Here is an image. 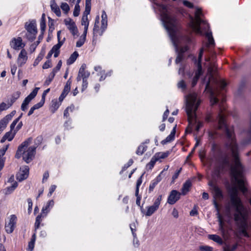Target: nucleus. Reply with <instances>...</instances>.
Listing matches in <instances>:
<instances>
[{
	"label": "nucleus",
	"mask_w": 251,
	"mask_h": 251,
	"mask_svg": "<svg viewBox=\"0 0 251 251\" xmlns=\"http://www.w3.org/2000/svg\"><path fill=\"white\" fill-rule=\"evenodd\" d=\"M229 199L225 205V215L229 220L233 219L238 232L249 237L247 230L250 227L248 222L249 212L238 196L237 187H232L229 191Z\"/></svg>",
	"instance_id": "obj_1"
},
{
	"label": "nucleus",
	"mask_w": 251,
	"mask_h": 251,
	"mask_svg": "<svg viewBox=\"0 0 251 251\" xmlns=\"http://www.w3.org/2000/svg\"><path fill=\"white\" fill-rule=\"evenodd\" d=\"M219 164L216 166L217 171L222 172L230 170L231 180L236 184L243 193L251 206V196L248 189V182L245 176V169L239 158H218Z\"/></svg>",
	"instance_id": "obj_2"
},
{
	"label": "nucleus",
	"mask_w": 251,
	"mask_h": 251,
	"mask_svg": "<svg viewBox=\"0 0 251 251\" xmlns=\"http://www.w3.org/2000/svg\"><path fill=\"white\" fill-rule=\"evenodd\" d=\"M218 128L224 129L226 131V141L225 147L223 148L218 145L213 144L212 146V151L215 155L226 156L230 153L232 157H239L240 150L236 141L233 128L232 127H228L226 123L225 114L223 113L222 107L220 108L218 115Z\"/></svg>",
	"instance_id": "obj_3"
},
{
	"label": "nucleus",
	"mask_w": 251,
	"mask_h": 251,
	"mask_svg": "<svg viewBox=\"0 0 251 251\" xmlns=\"http://www.w3.org/2000/svg\"><path fill=\"white\" fill-rule=\"evenodd\" d=\"M160 11L161 19L166 29L169 33L175 49L177 50L181 44L191 42L189 37L182 35L179 31V24L170 9L164 5L157 4Z\"/></svg>",
	"instance_id": "obj_4"
},
{
	"label": "nucleus",
	"mask_w": 251,
	"mask_h": 251,
	"mask_svg": "<svg viewBox=\"0 0 251 251\" xmlns=\"http://www.w3.org/2000/svg\"><path fill=\"white\" fill-rule=\"evenodd\" d=\"M186 109L189 125L191 126L196 125L195 129L197 131H199L202 126V124L198 121L195 112L200 104L201 100L196 93L189 94L186 98Z\"/></svg>",
	"instance_id": "obj_5"
},
{
	"label": "nucleus",
	"mask_w": 251,
	"mask_h": 251,
	"mask_svg": "<svg viewBox=\"0 0 251 251\" xmlns=\"http://www.w3.org/2000/svg\"><path fill=\"white\" fill-rule=\"evenodd\" d=\"M202 15L201 9L197 8L195 13V18L192 17L190 18V26L191 28L196 33L199 34L202 33L201 28V25H203L202 28L204 31H206L209 27L206 21L201 19Z\"/></svg>",
	"instance_id": "obj_6"
},
{
	"label": "nucleus",
	"mask_w": 251,
	"mask_h": 251,
	"mask_svg": "<svg viewBox=\"0 0 251 251\" xmlns=\"http://www.w3.org/2000/svg\"><path fill=\"white\" fill-rule=\"evenodd\" d=\"M32 139L31 137L24 141L18 148L16 152L17 156L32 157L35 155L36 146L28 147L31 143Z\"/></svg>",
	"instance_id": "obj_7"
},
{
	"label": "nucleus",
	"mask_w": 251,
	"mask_h": 251,
	"mask_svg": "<svg viewBox=\"0 0 251 251\" xmlns=\"http://www.w3.org/2000/svg\"><path fill=\"white\" fill-rule=\"evenodd\" d=\"M25 28L27 31L25 35V38L30 42L33 41L35 39L37 33L35 21L32 20L25 23Z\"/></svg>",
	"instance_id": "obj_8"
},
{
	"label": "nucleus",
	"mask_w": 251,
	"mask_h": 251,
	"mask_svg": "<svg viewBox=\"0 0 251 251\" xmlns=\"http://www.w3.org/2000/svg\"><path fill=\"white\" fill-rule=\"evenodd\" d=\"M210 189L212 192L213 195L214 200L217 202V201H221L224 198V195L221 189L213 181H210L208 183Z\"/></svg>",
	"instance_id": "obj_9"
},
{
	"label": "nucleus",
	"mask_w": 251,
	"mask_h": 251,
	"mask_svg": "<svg viewBox=\"0 0 251 251\" xmlns=\"http://www.w3.org/2000/svg\"><path fill=\"white\" fill-rule=\"evenodd\" d=\"M203 51V49L201 48V50H200V53L199 55V61L198 63V70L196 72L195 75L194 77L193 80H192V87H194L196 85L200 75L202 74L201 60V58L202 56Z\"/></svg>",
	"instance_id": "obj_10"
},
{
	"label": "nucleus",
	"mask_w": 251,
	"mask_h": 251,
	"mask_svg": "<svg viewBox=\"0 0 251 251\" xmlns=\"http://www.w3.org/2000/svg\"><path fill=\"white\" fill-rule=\"evenodd\" d=\"M10 47L15 50H20L24 49L25 44L23 42L21 37L13 38L9 43Z\"/></svg>",
	"instance_id": "obj_11"
},
{
	"label": "nucleus",
	"mask_w": 251,
	"mask_h": 251,
	"mask_svg": "<svg viewBox=\"0 0 251 251\" xmlns=\"http://www.w3.org/2000/svg\"><path fill=\"white\" fill-rule=\"evenodd\" d=\"M22 116V114L17 119H15L10 125V131L7 132L4 136V138L11 141L16 134V131H14V128Z\"/></svg>",
	"instance_id": "obj_12"
},
{
	"label": "nucleus",
	"mask_w": 251,
	"mask_h": 251,
	"mask_svg": "<svg viewBox=\"0 0 251 251\" xmlns=\"http://www.w3.org/2000/svg\"><path fill=\"white\" fill-rule=\"evenodd\" d=\"M161 200L162 195L158 196L157 199L155 200L153 204L147 208V211L146 213V215L147 216H151L158 209Z\"/></svg>",
	"instance_id": "obj_13"
},
{
	"label": "nucleus",
	"mask_w": 251,
	"mask_h": 251,
	"mask_svg": "<svg viewBox=\"0 0 251 251\" xmlns=\"http://www.w3.org/2000/svg\"><path fill=\"white\" fill-rule=\"evenodd\" d=\"M39 88L36 87L31 93L30 94L26 97L24 100L23 101L22 105H21V109L23 111H25L26 110L27 108V105L31 101V100L33 99L35 96L37 95V92L38 91Z\"/></svg>",
	"instance_id": "obj_14"
},
{
	"label": "nucleus",
	"mask_w": 251,
	"mask_h": 251,
	"mask_svg": "<svg viewBox=\"0 0 251 251\" xmlns=\"http://www.w3.org/2000/svg\"><path fill=\"white\" fill-rule=\"evenodd\" d=\"M213 204L214 207L217 212L216 215L218 218V221L219 222V230L221 231L222 234L224 236L225 234L226 230L224 227V222L222 218V216L220 213V208L218 202H217L215 200L213 201Z\"/></svg>",
	"instance_id": "obj_15"
},
{
	"label": "nucleus",
	"mask_w": 251,
	"mask_h": 251,
	"mask_svg": "<svg viewBox=\"0 0 251 251\" xmlns=\"http://www.w3.org/2000/svg\"><path fill=\"white\" fill-rule=\"evenodd\" d=\"M29 175V168L24 166L20 168L19 172L16 175V178L19 181H22L26 179Z\"/></svg>",
	"instance_id": "obj_16"
},
{
	"label": "nucleus",
	"mask_w": 251,
	"mask_h": 251,
	"mask_svg": "<svg viewBox=\"0 0 251 251\" xmlns=\"http://www.w3.org/2000/svg\"><path fill=\"white\" fill-rule=\"evenodd\" d=\"M205 90L209 92L210 94V102L211 104L213 105L216 104L218 101L216 96L217 94L219 93V92L218 90H213L210 88V80H209L206 83Z\"/></svg>",
	"instance_id": "obj_17"
},
{
	"label": "nucleus",
	"mask_w": 251,
	"mask_h": 251,
	"mask_svg": "<svg viewBox=\"0 0 251 251\" xmlns=\"http://www.w3.org/2000/svg\"><path fill=\"white\" fill-rule=\"evenodd\" d=\"M86 68V64H83L81 66L78 71L77 76L76 77V80L77 81H80L81 79H85L89 77L90 75V73L85 70Z\"/></svg>",
	"instance_id": "obj_18"
},
{
	"label": "nucleus",
	"mask_w": 251,
	"mask_h": 251,
	"mask_svg": "<svg viewBox=\"0 0 251 251\" xmlns=\"http://www.w3.org/2000/svg\"><path fill=\"white\" fill-rule=\"evenodd\" d=\"M64 23L68 29L70 31L73 35L77 34L78 30L75 22L70 18L65 19Z\"/></svg>",
	"instance_id": "obj_19"
},
{
	"label": "nucleus",
	"mask_w": 251,
	"mask_h": 251,
	"mask_svg": "<svg viewBox=\"0 0 251 251\" xmlns=\"http://www.w3.org/2000/svg\"><path fill=\"white\" fill-rule=\"evenodd\" d=\"M181 193L176 190H172L168 198L167 202L170 204H175L179 199Z\"/></svg>",
	"instance_id": "obj_20"
},
{
	"label": "nucleus",
	"mask_w": 251,
	"mask_h": 251,
	"mask_svg": "<svg viewBox=\"0 0 251 251\" xmlns=\"http://www.w3.org/2000/svg\"><path fill=\"white\" fill-rule=\"evenodd\" d=\"M17 217L15 215H12L8 224H6L5 226V230L8 233H11L14 229L15 224L16 223Z\"/></svg>",
	"instance_id": "obj_21"
},
{
	"label": "nucleus",
	"mask_w": 251,
	"mask_h": 251,
	"mask_svg": "<svg viewBox=\"0 0 251 251\" xmlns=\"http://www.w3.org/2000/svg\"><path fill=\"white\" fill-rule=\"evenodd\" d=\"M27 52L25 49H23L19 54L17 58V64L19 67L24 65L27 60Z\"/></svg>",
	"instance_id": "obj_22"
},
{
	"label": "nucleus",
	"mask_w": 251,
	"mask_h": 251,
	"mask_svg": "<svg viewBox=\"0 0 251 251\" xmlns=\"http://www.w3.org/2000/svg\"><path fill=\"white\" fill-rule=\"evenodd\" d=\"M192 186V183L190 180H187L183 184L181 188V192L180 193L182 195H185L190 190Z\"/></svg>",
	"instance_id": "obj_23"
},
{
	"label": "nucleus",
	"mask_w": 251,
	"mask_h": 251,
	"mask_svg": "<svg viewBox=\"0 0 251 251\" xmlns=\"http://www.w3.org/2000/svg\"><path fill=\"white\" fill-rule=\"evenodd\" d=\"M176 125L174 127L171 133L165 139L161 141V143L163 145L166 144V143L171 142L174 139L175 135L176 133Z\"/></svg>",
	"instance_id": "obj_24"
},
{
	"label": "nucleus",
	"mask_w": 251,
	"mask_h": 251,
	"mask_svg": "<svg viewBox=\"0 0 251 251\" xmlns=\"http://www.w3.org/2000/svg\"><path fill=\"white\" fill-rule=\"evenodd\" d=\"M208 237L209 239L213 240L220 245H222L223 243L222 238L217 235L209 234L208 235Z\"/></svg>",
	"instance_id": "obj_25"
},
{
	"label": "nucleus",
	"mask_w": 251,
	"mask_h": 251,
	"mask_svg": "<svg viewBox=\"0 0 251 251\" xmlns=\"http://www.w3.org/2000/svg\"><path fill=\"white\" fill-rule=\"evenodd\" d=\"M54 205V201L53 200H50L48 201L46 206L43 207L42 209V213L44 214V216H46L49 210L48 209L49 207H52Z\"/></svg>",
	"instance_id": "obj_26"
},
{
	"label": "nucleus",
	"mask_w": 251,
	"mask_h": 251,
	"mask_svg": "<svg viewBox=\"0 0 251 251\" xmlns=\"http://www.w3.org/2000/svg\"><path fill=\"white\" fill-rule=\"evenodd\" d=\"M78 56V53L76 51H75L68 59L67 64L68 65L72 64L76 60Z\"/></svg>",
	"instance_id": "obj_27"
},
{
	"label": "nucleus",
	"mask_w": 251,
	"mask_h": 251,
	"mask_svg": "<svg viewBox=\"0 0 251 251\" xmlns=\"http://www.w3.org/2000/svg\"><path fill=\"white\" fill-rule=\"evenodd\" d=\"M51 10L55 13V14L59 17L61 15V12L59 7L57 5V4L55 2H53L51 4Z\"/></svg>",
	"instance_id": "obj_28"
},
{
	"label": "nucleus",
	"mask_w": 251,
	"mask_h": 251,
	"mask_svg": "<svg viewBox=\"0 0 251 251\" xmlns=\"http://www.w3.org/2000/svg\"><path fill=\"white\" fill-rule=\"evenodd\" d=\"M91 1L90 0H86L85 1V9L83 15L88 16L91 10Z\"/></svg>",
	"instance_id": "obj_29"
},
{
	"label": "nucleus",
	"mask_w": 251,
	"mask_h": 251,
	"mask_svg": "<svg viewBox=\"0 0 251 251\" xmlns=\"http://www.w3.org/2000/svg\"><path fill=\"white\" fill-rule=\"evenodd\" d=\"M158 160V158H152L151 161L147 164L146 170L147 171L151 170L154 167L156 162Z\"/></svg>",
	"instance_id": "obj_30"
},
{
	"label": "nucleus",
	"mask_w": 251,
	"mask_h": 251,
	"mask_svg": "<svg viewBox=\"0 0 251 251\" xmlns=\"http://www.w3.org/2000/svg\"><path fill=\"white\" fill-rule=\"evenodd\" d=\"M61 45L57 44L56 45H54L51 50L54 53V57H57L59 53V49L61 47Z\"/></svg>",
	"instance_id": "obj_31"
},
{
	"label": "nucleus",
	"mask_w": 251,
	"mask_h": 251,
	"mask_svg": "<svg viewBox=\"0 0 251 251\" xmlns=\"http://www.w3.org/2000/svg\"><path fill=\"white\" fill-rule=\"evenodd\" d=\"M18 186L17 182H14L12 186L7 187L6 189L5 194L8 195L11 193Z\"/></svg>",
	"instance_id": "obj_32"
},
{
	"label": "nucleus",
	"mask_w": 251,
	"mask_h": 251,
	"mask_svg": "<svg viewBox=\"0 0 251 251\" xmlns=\"http://www.w3.org/2000/svg\"><path fill=\"white\" fill-rule=\"evenodd\" d=\"M205 35L208 39V46L214 45V41L212 35V32H206Z\"/></svg>",
	"instance_id": "obj_33"
},
{
	"label": "nucleus",
	"mask_w": 251,
	"mask_h": 251,
	"mask_svg": "<svg viewBox=\"0 0 251 251\" xmlns=\"http://www.w3.org/2000/svg\"><path fill=\"white\" fill-rule=\"evenodd\" d=\"M9 121L4 117L0 121V129L3 131Z\"/></svg>",
	"instance_id": "obj_34"
},
{
	"label": "nucleus",
	"mask_w": 251,
	"mask_h": 251,
	"mask_svg": "<svg viewBox=\"0 0 251 251\" xmlns=\"http://www.w3.org/2000/svg\"><path fill=\"white\" fill-rule=\"evenodd\" d=\"M147 146H145L144 144L140 145L136 153L138 155H142L143 152L146 150Z\"/></svg>",
	"instance_id": "obj_35"
},
{
	"label": "nucleus",
	"mask_w": 251,
	"mask_h": 251,
	"mask_svg": "<svg viewBox=\"0 0 251 251\" xmlns=\"http://www.w3.org/2000/svg\"><path fill=\"white\" fill-rule=\"evenodd\" d=\"M81 25L84 26V27H88L89 22L88 20V16L83 15L81 19Z\"/></svg>",
	"instance_id": "obj_36"
},
{
	"label": "nucleus",
	"mask_w": 251,
	"mask_h": 251,
	"mask_svg": "<svg viewBox=\"0 0 251 251\" xmlns=\"http://www.w3.org/2000/svg\"><path fill=\"white\" fill-rule=\"evenodd\" d=\"M61 31L59 30L57 32V36L58 39V44L62 45L65 40V38L64 37H62L61 36Z\"/></svg>",
	"instance_id": "obj_37"
},
{
	"label": "nucleus",
	"mask_w": 251,
	"mask_h": 251,
	"mask_svg": "<svg viewBox=\"0 0 251 251\" xmlns=\"http://www.w3.org/2000/svg\"><path fill=\"white\" fill-rule=\"evenodd\" d=\"M42 214H43L42 213L41 214L38 215L36 218V221L35 223V230L37 229V228H38L39 227L40 223L42 221Z\"/></svg>",
	"instance_id": "obj_38"
},
{
	"label": "nucleus",
	"mask_w": 251,
	"mask_h": 251,
	"mask_svg": "<svg viewBox=\"0 0 251 251\" xmlns=\"http://www.w3.org/2000/svg\"><path fill=\"white\" fill-rule=\"evenodd\" d=\"M55 76V75L54 73H51L48 77L47 78L46 80L45 81L44 84L46 86H48L50 85V82L53 80L54 77Z\"/></svg>",
	"instance_id": "obj_39"
},
{
	"label": "nucleus",
	"mask_w": 251,
	"mask_h": 251,
	"mask_svg": "<svg viewBox=\"0 0 251 251\" xmlns=\"http://www.w3.org/2000/svg\"><path fill=\"white\" fill-rule=\"evenodd\" d=\"M142 175L137 180L136 182V191H135V196H137V195L139 194V186L141 184L142 182Z\"/></svg>",
	"instance_id": "obj_40"
},
{
	"label": "nucleus",
	"mask_w": 251,
	"mask_h": 251,
	"mask_svg": "<svg viewBox=\"0 0 251 251\" xmlns=\"http://www.w3.org/2000/svg\"><path fill=\"white\" fill-rule=\"evenodd\" d=\"M212 159V158H201V162H202L205 165H207L208 167H211L212 166L211 163Z\"/></svg>",
	"instance_id": "obj_41"
},
{
	"label": "nucleus",
	"mask_w": 251,
	"mask_h": 251,
	"mask_svg": "<svg viewBox=\"0 0 251 251\" xmlns=\"http://www.w3.org/2000/svg\"><path fill=\"white\" fill-rule=\"evenodd\" d=\"M208 133L209 139L213 140L216 138L217 132L215 130L211 129L210 130H209Z\"/></svg>",
	"instance_id": "obj_42"
},
{
	"label": "nucleus",
	"mask_w": 251,
	"mask_h": 251,
	"mask_svg": "<svg viewBox=\"0 0 251 251\" xmlns=\"http://www.w3.org/2000/svg\"><path fill=\"white\" fill-rule=\"evenodd\" d=\"M215 65L210 64V66L208 68V73L210 75L209 79H212L213 77V72L214 71Z\"/></svg>",
	"instance_id": "obj_43"
},
{
	"label": "nucleus",
	"mask_w": 251,
	"mask_h": 251,
	"mask_svg": "<svg viewBox=\"0 0 251 251\" xmlns=\"http://www.w3.org/2000/svg\"><path fill=\"white\" fill-rule=\"evenodd\" d=\"M52 108L54 109L53 112H54L59 108L61 102H60V101H57L56 100L54 101L52 100Z\"/></svg>",
	"instance_id": "obj_44"
},
{
	"label": "nucleus",
	"mask_w": 251,
	"mask_h": 251,
	"mask_svg": "<svg viewBox=\"0 0 251 251\" xmlns=\"http://www.w3.org/2000/svg\"><path fill=\"white\" fill-rule=\"evenodd\" d=\"M71 89V82L67 81L62 93L67 95Z\"/></svg>",
	"instance_id": "obj_45"
},
{
	"label": "nucleus",
	"mask_w": 251,
	"mask_h": 251,
	"mask_svg": "<svg viewBox=\"0 0 251 251\" xmlns=\"http://www.w3.org/2000/svg\"><path fill=\"white\" fill-rule=\"evenodd\" d=\"M61 8L62 10L65 12V13H67L70 10L69 5L67 3H62L61 5Z\"/></svg>",
	"instance_id": "obj_46"
},
{
	"label": "nucleus",
	"mask_w": 251,
	"mask_h": 251,
	"mask_svg": "<svg viewBox=\"0 0 251 251\" xmlns=\"http://www.w3.org/2000/svg\"><path fill=\"white\" fill-rule=\"evenodd\" d=\"M80 7L78 3H76L75 6L73 15L75 17H77L79 14Z\"/></svg>",
	"instance_id": "obj_47"
},
{
	"label": "nucleus",
	"mask_w": 251,
	"mask_h": 251,
	"mask_svg": "<svg viewBox=\"0 0 251 251\" xmlns=\"http://www.w3.org/2000/svg\"><path fill=\"white\" fill-rule=\"evenodd\" d=\"M74 109L75 106L74 105H71V106L67 107L64 111V116L66 118L68 117L69 116V110H70L71 111H73Z\"/></svg>",
	"instance_id": "obj_48"
},
{
	"label": "nucleus",
	"mask_w": 251,
	"mask_h": 251,
	"mask_svg": "<svg viewBox=\"0 0 251 251\" xmlns=\"http://www.w3.org/2000/svg\"><path fill=\"white\" fill-rule=\"evenodd\" d=\"M61 65H62V61H61V60H60L58 62V64H57L56 66L53 69L51 73H54V75H55L56 73L60 69Z\"/></svg>",
	"instance_id": "obj_49"
},
{
	"label": "nucleus",
	"mask_w": 251,
	"mask_h": 251,
	"mask_svg": "<svg viewBox=\"0 0 251 251\" xmlns=\"http://www.w3.org/2000/svg\"><path fill=\"white\" fill-rule=\"evenodd\" d=\"M158 184V183L154 179L152 180L151 183L150 184L149 188V192H151L153 190L154 188L156 186V185Z\"/></svg>",
	"instance_id": "obj_50"
},
{
	"label": "nucleus",
	"mask_w": 251,
	"mask_h": 251,
	"mask_svg": "<svg viewBox=\"0 0 251 251\" xmlns=\"http://www.w3.org/2000/svg\"><path fill=\"white\" fill-rule=\"evenodd\" d=\"M46 20H41L40 21V28H41V32L42 33H43L45 31V30L46 29Z\"/></svg>",
	"instance_id": "obj_51"
},
{
	"label": "nucleus",
	"mask_w": 251,
	"mask_h": 251,
	"mask_svg": "<svg viewBox=\"0 0 251 251\" xmlns=\"http://www.w3.org/2000/svg\"><path fill=\"white\" fill-rule=\"evenodd\" d=\"M178 88H181L182 90H184L186 88V84L183 80H181L177 83Z\"/></svg>",
	"instance_id": "obj_52"
},
{
	"label": "nucleus",
	"mask_w": 251,
	"mask_h": 251,
	"mask_svg": "<svg viewBox=\"0 0 251 251\" xmlns=\"http://www.w3.org/2000/svg\"><path fill=\"white\" fill-rule=\"evenodd\" d=\"M45 101L43 100H41L39 102L34 105L32 107L35 109H38L41 107L44 104Z\"/></svg>",
	"instance_id": "obj_53"
},
{
	"label": "nucleus",
	"mask_w": 251,
	"mask_h": 251,
	"mask_svg": "<svg viewBox=\"0 0 251 251\" xmlns=\"http://www.w3.org/2000/svg\"><path fill=\"white\" fill-rule=\"evenodd\" d=\"M133 163V160L130 159L126 164H125L122 169V171H125L129 167H130Z\"/></svg>",
	"instance_id": "obj_54"
},
{
	"label": "nucleus",
	"mask_w": 251,
	"mask_h": 251,
	"mask_svg": "<svg viewBox=\"0 0 251 251\" xmlns=\"http://www.w3.org/2000/svg\"><path fill=\"white\" fill-rule=\"evenodd\" d=\"M9 107L5 102H1L0 104V112L7 109Z\"/></svg>",
	"instance_id": "obj_55"
},
{
	"label": "nucleus",
	"mask_w": 251,
	"mask_h": 251,
	"mask_svg": "<svg viewBox=\"0 0 251 251\" xmlns=\"http://www.w3.org/2000/svg\"><path fill=\"white\" fill-rule=\"evenodd\" d=\"M8 145H6L0 150V157H2L5 154L6 151L8 149Z\"/></svg>",
	"instance_id": "obj_56"
},
{
	"label": "nucleus",
	"mask_w": 251,
	"mask_h": 251,
	"mask_svg": "<svg viewBox=\"0 0 251 251\" xmlns=\"http://www.w3.org/2000/svg\"><path fill=\"white\" fill-rule=\"evenodd\" d=\"M200 249L201 251H212L213 248L209 246H201L200 247Z\"/></svg>",
	"instance_id": "obj_57"
},
{
	"label": "nucleus",
	"mask_w": 251,
	"mask_h": 251,
	"mask_svg": "<svg viewBox=\"0 0 251 251\" xmlns=\"http://www.w3.org/2000/svg\"><path fill=\"white\" fill-rule=\"evenodd\" d=\"M237 247V244L233 245L231 248L227 247L224 249V251H234Z\"/></svg>",
	"instance_id": "obj_58"
},
{
	"label": "nucleus",
	"mask_w": 251,
	"mask_h": 251,
	"mask_svg": "<svg viewBox=\"0 0 251 251\" xmlns=\"http://www.w3.org/2000/svg\"><path fill=\"white\" fill-rule=\"evenodd\" d=\"M51 61L50 60L47 61L43 65V69H47L51 67Z\"/></svg>",
	"instance_id": "obj_59"
},
{
	"label": "nucleus",
	"mask_w": 251,
	"mask_h": 251,
	"mask_svg": "<svg viewBox=\"0 0 251 251\" xmlns=\"http://www.w3.org/2000/svg\"><path fill=\"white\" fill-rule=\"evenodd\" d=\"M84 38H83L82 39H79L77 41L76 46L78 48L81 47L84 44Z\"/></svg>",
	"instance_id": "obj_60"
},
{
	"label": "nucleus",
	"mask_w": 251,
	"mask_h": 251,
	"mask_svg": "<svg viewBox=\"0 0 251 251\" xmlns=\"http://www.w3.org/2000/svg\"><path fill=\"white\" fill-rule=\"evenodd\" d=\"M183 4L189 7V8H193V4L191 2L187 1V0H183Z\"/></svg>",
	"instance_id": "obj_61"
},
{
	"label": "nucleus",
	"mask_w": 251,
	"mask_h": 251,
	"mask_svg": "<svg viewBox=\"0 0 251 251\" xmlns=\"http://www.w3.org/2000/svg\"><path fill=\"white\" fill-rule=\"evenodd\" d=\"M15 112H16L15 111H12L11 113H10V114L7 115L5 117V118H6V119H7L9 121H10L12 119L13 116L15 115Z\"/></svg>",
	"instance_id": "obj_62"
},
{
	"label": "nucleus",
	"mask_w": 251,
	"mask_h": 251,
	"mask_svg": "<svg viewBox=\"0 0 251 251\" xmlns=\"http://www.w3.org/2000/svg\"><path fill=\"white\" fill-rule=\"evenodd\" d=\"M181 171V168H180L179 170H178L176 171V172L175 173V174L172 177V179L173 180H175L178 177Z\"/></svg>",
	"instance_id": "obj_63"
},
{
	"label": "nucleus",
	"mask_w": 251,
	"mask_h": 251,
	"mask_svg": "<svg viewBox=\"0 0 251 251\" xmlns=\"http://www.w3.org/2000/svg\"><path fill=\"white\" fill-rule=\"evenodd\" d=\"M49 177V172L48 171L45 172V173L43 175L42 182L44 183V182L48 179Z\"/></svg>",
	"instance_id": "obj_64"
}]
</instances>
